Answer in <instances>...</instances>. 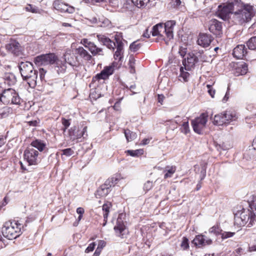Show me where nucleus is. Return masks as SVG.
<instances>
[{
	"label": "nucleus",
	"mask_w": 256,
	"mask_h": 256,
	"mask_svg": "<svg viewBox=\"0 0 256 256\" xmlns=\"http://www.w3.org/2000/svg\"><path fill=\"white\" fill-rule=\"evenodd\" d=\"M112 206V204L110 202L104 204L102 206L103 210V216L104 218L107 219L108 214L110 212V209Z\"/></svg>",
	"instance_id": "36"
},
{
	"label": "nucleus",
	"mask_w": 256,
	"mask_h": 256,
	"mask_svg": "<svg viewBox=\"0 0 256 256\" xmlns=\"http://www.w3.org/2000/svg\"><path fill=\"white\" fill-rule=\"evenodd\" d=\"M114 230L116 234L122 238H123L126 233V226L121 218V214H120L117 218L116 224L114 227Z\"/></svg>",
	"instance_id": "15"
},
{
	"label": "nucleus",
	"mask_w": 256,
	"mask_h": 256,
	"mask_svg": "<svg viewBox=\"0 0 256 256\" xmlns=\"http://www.w3.org/2000/svg\"><path fill=\"white\" fill-rule=\"evenodd\" d=\"M27 84L31 88H34L37 84L38 82V83H41L42 81H26Z\"/></svg>",
	"instance_id": "56"
},
{
	"label": "nucleus",
	"mask_w": 256,
	"mask_h": 256,
	"mask_svg": "<svg viewBox=\"0 0 256 256\" xmlns=\"http://www.w3.org/2000/svg\"><path fill=\"white\" fill-rule=\"evenodd\" d=\"M246 44L250 50L256 52V36L250 38L247 41Z\"/></svg>",
	"instance_id": "33"
},
{
	"label": "nucleus",
	"mask_w": 256,
	"mask_h": 256,
	"mask_svg": "<svg viewBox=\"0 0 256 256\" xmlns=\"http://www.w3.org/2000/svg\"><path fill=\"white\" fill-rule=\"evenodd\" d=\"M161 23L158 24L154 26H153L152 28V31L150 32L152 33V36H158L159 28H160Z\"/></svg>",
	"instance_id": "42"
},
{
	"label": "nucleus",
	"mask_w": 256,
	"mask_h": 256,
	"mask_svg": "<svg viewBox=\"0 0 256 256\" xmlns=\"http://www.w3.org/2000/svg\"><path fill=\"white\" fill-rule=\"evenodd\" d=\"M126 152L132 156H138L143 154V150L142 149L128 150Z\"/></svg>",
	"instance_id": "40"
},
{
	"label": "nucleus",
	"mask_w": 256,
	"mask_h": 256,
	"mask_svg": "<svg viewBox=\"0 0 256 256\" xmlns=\"http://www.w3.org/2000/svg\"><path fill=\"white\" fill-rule=\"evenodd\" d=\"M26 10L28 12H30L33 13L36 12V10L34 8H33L32 6V4H28L26 8Z\"/></svg>",
	"instance_id": "61"
},
{
	"label": "nucleus",
	"mask_w": 256,
	"mask_h": 256,
	"mask_svg": "<svg viewBox=\"0 0 256 256\" xmlns=\"http://www.w3.org/2000/svg\"><path fill=\"white\" fill-rule=\"evenodd\" d=\"M208 29L214 34L220 37L222 34V22L216 19H212L210 22Z\"/></svg>",
	"instance_id": "14"
},
{
	"label": "nucleus",
	"mask_w": 256,
	"mask_h": 256,
	"mask_svg": "<svg viewBox=\"0 0 256 256\" xmlns=\"http://www.w3.org/2000/svg\"><path fill=\"white\" fill-rule=\"evenodd\" d=\"M0 100L4 104H20V98L16 91L12 88L4 90L0 95Z\"/></svg>",
	"instance_id": "5"
},
{
	"label": "nucleus",
	"mask_w": 256,
	"mask_h": 256,
	"mask_svg": "<svg viewBox=\"0 0 256 256\" xmlns=\"http://www.w3.org/2000/svg\"><path fill=\"white\" fill-rule=\"evenodd\" d=\"M76 50L80 56L84 60L89 61L92 59V56L83 47H79Z\"/></svg>",
	"instance_id": "29"
},
{
	"label": "nucleus",
	"mask_w": 256,
	"mask_h": 256,
	"mask_svg": "<svg viewBox=\"0 0 256 256\" xmlns=\"http://www.w3.org/2000/svg\"><path fill=\"white\" fill-rule=\"evenodd\" d=\"M96 37L98 41L104 46H106L108 49L113 51L115 49L116 43L112 40L103 34H97Z\"/></svg>",
	"instance_id": "22"
},
{
	"label": "nucleus",
	"mask_w": 256,
	"mask_h": 256,
	"mask_svg": "<svg viewBox=\"0 0 256 256\" xmlns=\"http://www.w3.org/2000/svg\"><path fill=\"white\" fill-rule=\"evenodd\" d=\"M106 246V242L104 240H100L99 242L97 248L100 249L102 250V248Z\"/></svg>",
	"instance_id": "62"
},
{
	"label": "nucleus",
	"mask_w": 256,
	"mask_h": 256,
	"mask_svg": "<svg viewBox=\"0 0 256 256\" xmlns=\"http://www.w3.org/2000/svg\"><path fill=\"white\" fill-rule=\"evenodd\" d=\"M232 20L234 24H242L244 23V19L242 16L240 10L234 14L232 13Z\"/></svg>",
	"instance_id": "26"
},
{
	"label": "nucleus",
	"mask_w": 256,
	"mask_h": 256,
	"mask_svg": "<svg viewBox=\"0 0 256 256\" xmlns=\"http://www.w3.org/2000/svg\"><path fill=\"white\" fill-rule=\"evenodd\" d=\"M118 178L116 177H112L108 178L105 182L101 185L96 190V196L97 198L105 197L111 191L112 186L117 184Z\"/></svg>",
	"instance_id": "7"
},
{
	"label": "nucleus",
	"mask_w": 256,
	"mask_h": 256,
	"mask_svg": "<svg viewBox=\"0 0 256 256\" xmlns=\"http://www.w3.org/2000/svg\"><path fill=\"white\" fill-rule=\"evenodd\" d=\"M6 48L10 53L16 56H18L21 54L20 44L16 40H11L6 45Z\"/></svg>",
	"instance_id": "17"
},
{
	"label": "nucleus",
	"mask_w": 256,
	"mask_h": 256,
	"mask_svg": "<svg viewBox=\"0 0 256 256\" xmlns=\"http://www.w3.org/2000/svg\"><path fill=\"white\" fill-rule=\"evenodd\" d=\"M123 52L116 50L114 54V57L116 60H118V61L122 60L123 56Z\"/></svg>",
	"instance_id": "51"
},
{
	"label": "nucleus",
	"mask_w": 256,
	"mask_h": 256,
	"mask_svg": "<svg viewBox=\"0 0 256 256\" xmlns=\"http://www.w3.org/2000/svg\"><path fill=\"white\" fill-rule=\"evenodd\" d=\"M46 72V71L43 68H40L39 69L40 78V80H42L44 79Z\"/></svg>",
	"instance_id": "60"
},
{
	"label": "nucleus",
	"mask_w": 256,
	"mask_h": 256,
	"mask_svg": "<svg viewBox=\"0 0 256 256\" xmlns=\"http://www.w3.org/2000/svg\"><path fill=\"white\" fill-rule=\"evenodd\" d=\"M212 40L213 38L210 34L200 33L198 36L197 42L198 45L206 48L210 46Z\"/></svg>",
	"instance_id": "21"
},
{
	"label": "nucleus",
	"mask_w": 256,
	"mask_h": 256,
	"mask_svg": "<svg viewBox=\"0 0 256 256\" xmlns=\"http://www.w3.org/2000/svg\"><path fill=\"white\" fill-rule=\"evenodd\" d=\"M12 112V109L8 106H4L0 109V119L6 118Z\"/></svg>",
	"instance_id": "34"
},
{
	"label": "nucleus",
	"mask_w": 256,
	"mask_h": 256,
	"mask_svg": "<svg viewBox=\"0 0 256 256\" xmlns=\"http://www.w3.org/2000/svg\"><path fill=\"white\" fill-rule=\"evenodd\" d=\"M153 187L152 182L150 180H148L144 183V190L146 192H148Z\"/></svg>",
	"instance_id": "49"
},
{
	"label": "nucleus",
	"mask_w": 256,
	"mask_h": 256,
	"mask_svg": "<svg viewBox=\"0 0 256 256\" xmlns=\"http://www.w3.org/2000/svg\"><path fill=\"white\" fill-rule=\"evenodd\" d=\"M52 6L54 8L60 12H66L68 14H73L75 12V8L68 5L67 4L64 3L61 0H56L54 2Z\"/></svg>",
	"instance_id": "12"
},
{
	"label": "nucleus",
	"mask_w": 256,
	"mask_h": 256,
	"mask_svg": "<svg viewBox=\"0 0 256 256\" xmlns=\"http://www.w3.org/2000/svg\"><path fill=\"white\" fill-rule=\"evenodd\" d=\"M206 176V168L205 166H203L202 167L200 172V180H203Z\"/></svg>",
	"instance_id": "53"
},
{
	"label": "nucleus",
	"mask_w": 256,
	"mask_h": 256,
	"mask_svg": "<svg viewBox=\"0 0 256 256\" xmlns=\"http://www.w3.org/2000/svg\"><path fill=\"white\" fill-rule=\"evenodd\" d=\"M64 60L66 63L69 64L72 67H77L79 65L78 58L72 54H66L64 56Z\"/></svg>",
	"instance_id": "24"
},
{
	"label": "nucleus",
	"mask_w": 256,
	"mask_h": 256,
	"mask_svg": "<svg viewBox=\"0 0 256 256\" xmlns=\"http://www.w3.org/2000/svg\"><path fill=\"white\" fill-rule=\"evenodd\" d=\"M114 40L116 44V50L123 52L124 43L120 40V38L117 37L116 36H114Z\"/></svg>",
	"instance_id": "39"
},
{
	"label": "nucleus",
	"mask_w": 256,
	"mask_h": 256,
	"mask_svg": "<svg viewBox=\"0 0 256 256\" xmlns=\"http://www.w3.org/2000/svg\"><path fill=\"white\" fill-rule=\"evenodd\" d=\"M196 58L199 64H201L202 62L208 61V57L206 55L204 52L202 50L196 51Z\"/></svg>",
	"instance_id": "30"
},
{
	"label": "nucleus",
	"mask_w": 256,
	"mask_h": 256,
	"mask_svg": "<svg viewBox=\"0 0 256 256\" xmlns=\"http://www.w3.org/2000/svg\"><path fill=\"white\" fill-rule=\"evenodd\" d=\"M255 244L249 246L248 251L250 252L256 251V240H255Z\"/></svg>",
	"instance_id": "64"
},
{
	"label": "nucleus",
	"mask_w": 256,
	"mask_h": 256,
	"mask_svg": "<svg viewBox=\"0 0 256 256\" xmlns=\"http://www.w3.org/2000/svg\"><path fill=\"white\" fill-rule=\"evenodd\" d=\"M86 126H84L82 130H77L76 126H73L69 130V136L72 140H78L84 136V134L86 132Z\"/></svg>",
	"instance_id": "19"
},
{
	"label": "nucleus",
	"mask_w": 256,
	"mask_h": 256,
	"mask_svg": "<svg viewBox=\"0 0 256 256\" xmlns=\"http://www.w3.org/2000/svg\"><path fill=\"white\" fill-rule=\"evenodd\" d=\"M206 86L208 88V92L210 95L212 96V98H214V96L215 94V90L212 89V86L210 84H207Z\"/></svg>",
	"instance_id": "55"
},
{
	"label": "nucleus",
	"mask_w": 256,
	"mask_h": 256,
	"mask_svg": "<svg viewBox=\"0 0 256 256\" xmlns=\"http://www.w3.org/2000/svg\"><path fill=\"white\" fill-rule=\"evenodd\" d=\"M3 78L4 80H16V76L12 72L5 73Z\"/></svg>",
	"instance_id": "46"
},
{
	"label": "nucleus",
	"mask_w": 256,
	"mask_h": 256,
	"mask_svg": "<svg viewBox=\"0 0 256 256\" xmlns=\"http://www.w3.org/2000/svg\"><path fill=\"white\" fill-rule=\"evenodd\" d=\"M63 155L70 156L74 154V151L71 148H68L62 150Z\"/></svg>",
	"instance_id": "50"
},
{
	"label": "nucleus",
	"mask_w": 256,
	"mask_h": 256,
	"mask_svg": "<svg viewBox=\"0 0 256 256\" xmlns=\"http://www.w3.org/2000/svg\"><path fill=\"white\" fill-rule=\"evenodd\" d=\"M240 11L244 19V22H249L254 16L253 6L248 4H244Z\"/></svg>",
	"instance_id": "16"
},
{
	"label": "nucleus",
	"mask_w": 256,
	"mask_h": 256,
	"mask_svg": "<svg viewBox=\"0 0 256 256\" xmlns=\"http://www.w3.org/2000/svg\"><path fill=\"white\" fill-rule=\"evenodd\" d=\"M142 46V44L138 42V40L132 42L130 46V50L132 52H136Z\"/></svg>",
	"instance_id": "38"
},
{
	"label": "nucleus",
	"mask_w": 256,
	"mask_h": 256,
	"mask_svg": "<svg viewBox=\"0 0 256 256\" xmlns=\"http://www.w3.org/2000/svg\"><path fill=\"white\" fill-rule=\"evenodd\" d=\"M62 122L64 128H62L64 132H65L66 129L70 126V122L69 120H66L64 118H62Z\"/></svg>",
	"instance_id": "52"
},
{
	"label": "nucleus",
	"mask_w": 256,
	"mask_h": 256,
	"mask_svg": "<svg viewBox=\"0 0 256 256\" xmlns=\"http://www.w3.org/2000/svg\"><path fill=\"white\" fill-rule=\"evenodd\" d=\"M39 122H40V120H34L27 122V123L28 124V126H36L38 125V124H39Z\"/></svg>",
	"instance_id": "59"
},
{
	"label": "nucleus",
	"mask_w": 256,
	"mask_h": 256,
	"mask_svg": "<svg viewBox=\"0 0 256 256\" xmlns=\"http://www.w3.org/2000/svg\"><path fill=\"white\" fill-rule=\"evenodd\" d=\"M101 96V94L100 92V88L98 86L97 88H92L90 90V98L92 100H96Z\"/></svg>",
	"instance_id": "31"
},
{
	"label": "nucleus",
	"mask_w": 256,
	"mask_h": 256,
	"mask_svg": "<svg viewBox=\"0 0 256 256\" xmlns=\"http://www.w3.org/2000/svg\"><path fill=\"white\" fill-rule=\"evenodd\" d=\"M150 0H126V2L129 5L131 4L138 8H144Z\"/></svg>",
	"instance_id": "28"
},
{
	"label": "nucleus",
	"mask_w": 256,
	"mask_h": 256,
	"mask_svg": "<svg viewBox=\"0 0 256 256\" xmlns=\"http://www.w3.org/2000/svg\"><path fill=\"white\" fill-rule=\"evenodd\" d=\"M160 28H159L158 35L159 38L160 40H164L166 41L165 38L164 36V34H166V30L164 28V24L161 23Z\"/></svg>",
	"instance_id": "43"
},
{
	"label": "nucleus",
	"mask_w": 256,
	"mask_h": 256,
	"mask_svg": "<svg viewBox=\"0 0 256 256\" xmlns=\"http://www.w3.org/2000/svg\"><path fill=\"white\" fill-rule=\"evenodd\" d=\"M181 132L186 134L190 132L188 120L185 121L183 122L182 127L180 128Z\"/></svg>",
	"instance_id": "45"
},
{
	"label": "nucleus",
	"mask_w": 256,
	"mask_h": 256,
	"mask_svg": "<svg viewBox=\"0 0 256 256\" xmlns=\"http://www.w3.org/2000/svg\"><path fill=\"white\" fill-rule=\"evenodd\" d=\"M96 246V244L94 242H92L90 244L87 248L86 249L85 252L86 253H88L94 250Z\"/></svg>",
	"instance_id": "54"
},
{
	"label": "nucleus",
	"mask_w": 256,
	"mask_h": 256,
	"mask_svg": "<svg viewBox=\"0 0 256 256\" xmlns=\"http://www.w3.org/2000/svg\"><path fill=\"white\" fill-rule=\"evenodd\" d=\"M256 221V214L248 210L242 208L234 213V224L238 228L243 226L246 224H248V226L250 227Z\"/></svg>",
	"instance_id": "3"
},
{
	"label": "nucleus",
	"mask_w": 256,
	"mask_h": 256,
	"mask_svg": "<svg viewBox=\"0 0 256 256\" xmlns=\"http://www.w3.org/2000/svg\"><path fill=\"white\" fill-rule=\"evenodd\" d=\"M182 63L184 66V70H190L196 66H199L195 50L188 52L186 55V57L182 60Z\"/></svg>",
	"instance_id": "11"
},
{
	"label": "nucleus",
	"mask_w": 256,
	"mask_h": 256,
	"mask_svg": "<svg viewBox=\"0 0 256 256\" xmlns=\"http://www.w3.org/2000/svg\"><path fill=\"white\" fill-rule=\"evenodd\" d=\"M220 148L224 150H228L230 148V146L229 145H226L224 144H222V145H220Z\"/></svg>",
	"instance_id": "63"
},
{
	"label": "nucleus",
	"mask_w": 256,
	"mask_h": 256,
	"mask_svg": "<svg viewBox=\"0 0 256 256\" xmlns=\"http://www.w3.org/2000/svg\"><path fill=\"white\" fill-rule=\"evenodd\" d=\"M24 156L29 165H36L40 162L38 152L30 146L24 150Z\"/></svg>",
	"instance_id": "9"
},
{
	"label": "nucleus",
	"mask_w": 256,
	"mask_h": 256,
	"mask_svg": "<svg viewBox=\"0 0 256 256\" xmlns=\"http://www.w3.org/2000/svg\"><path fill=\"white\" fill-rule=\"evenodd\" d=\"M176 171V167L175 166H167L165 168L164 172L165 174L164 176V178L165 179L171 178L173 174Z\"/></svg>",
	"instance_id": "32"
},
{
	"label": "nucleus",
	"mask_w": 256,
	"mask_h": 256,
	"mask_svg": "<svg viewBox=\"0 0 256 256\" xmlns=\"http://www.w3.org/2000/svg\"><path fill=\"white\" fill-rule=\"evenodd\" d=\"M85 46L88 48L93 56H104L102 48H98L94 42H88Z\"/></svg>",
	"instance_id": "25"
},
{
	"label": "nucleus",
	"mask_w": 256,
	"mask_h": 256,
	"mask_svg": "<svg viewBox=\"0 0 256 256\" xmlns=\"http://www.w3.org/2000/svg\"><path fill=\"white\" fill-rule=\"evenodd\" d=\"M114 64L112 66H106L96 76L97 80H106L108 78L109 76L114 73Z\"/></svg>",
	"instance_id": "18"
},
{
	"label": "nucleus",
	"mask_w": 256,
	"mask_h": 256,
	"mask_svg": "<svg viewBox=\"0 0 256 256\" xmlns=\"http://www.w3.org/2000/svg\"><path fill=\"white\" fill-rule=\"evenodd\" d=\"M234 7V4L232 2H228L224 6L219 5L216 12V16L224 20H228L230 18V14H232Z\"/></svg>",
	"instance_id": "8"
},
{
	"label": "nucleus",
	"mask_w": 256,
	"mask_h": 256,
	"mask_svg": "<svg viewBox=\"0 0 256 256\" xmlns=\"http://www.w3.org/2000/svg\"><path fill=\"white\" fill-rule=\"evenodd\" d=\"M186 48H183L182 47L180 48L179 54L182 57L183 59L186 57L187 54H186Z\"/></svg>",
	"instance_id": "58"
},
{
	"label": "nucleus",
	"mask_w": 256,
	"mask_h": 256,
	"mask_svg": "<svg viewBox=\"0 0 256 256\" xmlns=\"http://www.w3.org/2000/svg\"><path fill=\"white\" fill-rule=\"evenodd\" d=\"M30 148H36L40 152H42L46 148V143L40 140H36L32 141L30 144Z\"/></svg>",
	"instance_id": "27"
},
{
	"label": "nucleus",
	"mask_w": 256,
	"mask_h": 256,
	"mask_svg": "<svg viewBox=\"0 0 256 256\" xmlns=\"http://www.w3.org/2000/svg\"><path fill=\"white\" fill-rule=\"evenodd\" d=\"M230 84H228V86L227 91L226 93L224 96V98L222 99L223 102H226L228 100L229 96H230Z\"/></svg>",
	"instance_id": "57"
},
{
	"label": "nucleus",
	"mask_w": 256,
	"mask_h": 256,
	"mask_svg": "<svg viewBox=\"0 0 256 256\" xmlns=\"http://www.w3.org/2000/svg\"><path fill=\"white\" fill-rule=\"evenodd\" d=\"M208 114H201L199 117L196 118L192 121V125L193 130L196 133L200 134L202 130L205 128L208 122Z\"/></svg>",
	"instance_id": "10"
},
{
	"label": "nucleus",
	"mask_w": 256,
	"mask_h": 256,
	"mask_svg": "<svg viewBox=\"0 0 256 256\" xmlns=\"http://www.w3.org/2000/svg\"><path fill=\"white\" fill-rule=\"evenodd\" d=\"M34 62L36 66H39L56 64L58 65L56 70L58 74L64 73L66 68L65 64L59 63L58 57L54 53L49 52L38 56L34 58Z\"/></svg>",
	"instance_id": "1"
},
{
	"label": "nucleus",
	"mask_w": 256,
	"mask_h": 256,
	"mask_svg": "<svg viewBox=\"0 0 256 256\" xmlns=\"http://www.w3.org/2000/svg\"><path fill=\"white\" fill-rule=\"evenodd\" d=\"M180 246L183 250H186L189 248L188 240L186 238L184 237L182 238Z\"/></svg>",
	"instance_id": "47"
},
{
	"label": "nucleus",
	"mask_w": 256,
	"mask_h": 256,
	"mask_svg": "<svg viewBox=\"0 0 256 256\" xmlns=\"http://www.w3.org/2000/svg\"><path fill=\"white\" fill-rule=\"evenodd\" d=\"M175 26L176 22L174 20H169L164 24L166 30V36L169 40L172 39L174 38L173 30Z\"/></svg>",
	"instance_id": "23"
},
{
	"label": "nucleus",
	"mask_w": 256,
	"mask_h": 256,
	"mask_svg": "<svg viewBox=\"0 0 256 256\" xmlns=\"http://www.w3.org/2000/svg\"><path fill=\"white\" fill-rule=\"evenodd\" d=\"M184 66H181L180 68V76L184 78V80H186L190 76V74L184 70Z\"/></svg>",
	"instance_id": "48"
},
{
	"label": "nucleus",
	"mask_w": 256,
	"mask_h": 256,
	"mask_svg": "<svg viewBox=\"0 0 256 256\" xmlns=\"http://www.w3.org/2000/svg\"><path fill=\"white\" fill-rule=\"evenodd\" d=\"M192 244L199 247L210 245L212 244V240L202 234L196 236L192 240Z\"/></svg>",
	"instance_id": "20"
},
{
	"label": "nucleus",
	"mask_w": 256,
	"mask_h": 256,
	"mask_svg": "<svg viewBox=\"0 0 256 256\" xmlns=\"http://www.w3.org/2000/svg\"><path fill=\"white\" fill-rule=\"evenodd\" d=\"M235 234V232H224L222 230V232L220 233L221 238L222 240L226 239L228 238L232 237Z\"/></svg>",
	"instance_id": "44"
},
{
	"label": "nucleus",
	"mask_w": 256,
	"mask_h": 256,
	"mask_svg": "<svg viewBox=\"0 0 256 256\" xmlns=\"http://www.w3.org/2000/svg\"><path fill=\"white\" fill-rule=\"evenodd\" d=\"M236 119V116L234 112L226 111L214 116L213 124L214 125L222 126L224 124H229Z\"/></svg>",
	"instance_id": "6"
},
{
	"label": "nucleus",
	"mask_w": 256,
	"mask_h": 256,
	"mask_svg": "<svg viewBox=\"0 0 256 256\" xmlns=\"http://www.w3.org/2000/svg\"><path fill=\"white\" fill-rule=\"evenodd\" d=\"M20 74L23 80L32 78L34 80L37 78L38 72L34 70L33 64L29 62H21L18 66Z\"/></svg>",
	"instance_id": "4"
},
{
	"label": "nucleus",
	"mask_w": 256,
	"mask_h": 256,
	"mask_svg": "<svg viewBox=\"0 0 256 256\" xmlns=\"http://www.w3.org/2000/svg\"><path fill=\"white\" fill-rule=\"evenodd\" d=\"M124 135L128 142H131L136 138L137 134L136 132L129 130H124Z\"/></svg>",
	"instance_id": "35"
},
{
	"label": "nucleus",
	"mask_w": 256,
	"mask_h": 256,
	"mask_svg": "<svg viewBox=\"0 0 256 256\" xmlns=\"http://www.w3.org/2000/svg\"><path fill=\"white\" fill-rule=\"evenodd\" d=\"M209 232L210 234H212L216 236L220 234L222 232V230L220 228V227L216 225L210 228L209 229Z\"/></svg>",
	"instance_id": "41"
},
{
	"label": "nucleus",
	"mask_w": 256,
	"mask_h": 256,
	"mask_svg": "<svg viewBox=\"0 0 256 256\" xmlns=\"http://www.w3.org/2000/svg\"><path fill=\"white\" fill-rule=\"evenodd\" d=\"M237 70L241 75L246 74L248 72V64L242 62L239 65Z\"/></svg>",
	"instance_id": "37"
},
{
	"label": "nucleus",
	"mask_w": 256,
	"mask_h": 256,
	"mask_svg": "<svg viewBox=\"0 0 256 256\" xmlns=\"http://www.w3.org/2000/svg\"><path fill=\"white\" fill-rule=\"evenodd\" d=\"M248 52L245 45L239 44L233 50L232 55L236 59H244L248 60L249 58L248 56Z\"/></svg>",
	"instance_id": "13"
},
{
	"label": "nucleus",
	"mask_w": 256,
	"mask_h": 256,
	"mask_svg": "<svg viewBox=\"0 0 256 256\" xmlns=\"http://www.w3.org/2000/svg\"><path fill=\"white\" fill-rule=\"evenodd\" d=\"M22 228L23 226L18 221L10 220L4 224L1 232L4 238L14 240L22 234Z\"/></svg>",
	"instance_id": "2"
}]
</instances>
